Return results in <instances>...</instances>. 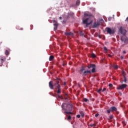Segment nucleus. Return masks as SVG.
<instances>
[{"label": "nucleus", "instance_id": "obj_18", "mask_svg": "<svg viewBox=\"0 0 128 128\" xmlns=\"http://www.w3.org/2000/svg\"><path fill=\"white\" fill-rule=\"evenodd\" d=\"M80 114H81L82 118H84V112H80Z\"/></svg>", "mask_w": 128, "mask_h": 128}, {"label": "nucleus", "instance_id": "obj_6", "mask_svg": "<svg viewBox=\"0 0 128 128\" xmlns=\"http://www.w3.org/2000/svg\"><path fill=\"white\" fill-rule=\"evenodd\" d=\"M88 68H92L91 72L93 74L96 72V64H90V66H88Z\"/></svg>", "mask_w": 128, "mask_h": 128}, {"label": "nucleus", "instance_id": "obj_29", "mask_svg": "<svg viewBox=\"0 0 128 128\" xmlns=\"http://www.w3.org/2000/svg\"><path fill=\"white\" fill-rule=\"evenodd\" d=\"M120 40H121L122 42H124V36H120Z\"/></svg>", "mask_w": 128, "mask_h": 128}, {"label": "nucleus", "instance_id": "obj_22", "mask_svg": "<svg viewBox=\"0 0 128 128\" xmlns=\"http://www.w3.org/2000/svg\"><path fill=\"white\" fill-rule=\"evenodd\" d=\"M80 36H84V32H80Z\"/></svg>", "mask_w": 128, "mask_h": 128}, {"label": "nucleus", "instance_id": "obj_21", "mask_svg": "<svg viewBox=\"0 0 128 128\" xmlns=\"http://www.w3.org/2000/svg\"><path fill=\"white\" fill-rule=\"evenodd\" d=\"M67 120H72V116H68Z\"/></svg>", "mask_w": 128, "mask_h": 128}, {"label": "nucleus", "instance_id": "obj_46", "mask_svg": "<svg viewBox=\"0 0 128 128\" xmlns=\"http://www.w3.org/2000/svg\"><path fill=\"white\" fill-rule=\"evenodd\" d=\"M122 74H124V72H122Z\"/></svg>", "mask_w": 128, "mask_h": 128}, {"label": "nucleus", "instance_id": "obj_43", "mask_svg": "<svg viewBox=\"0 0 128 128\" xmlns=\"http://www.w3.org/2000/svg\"><path fill=\"white\" fill-rule=\"evenodd\" d=\"M108 56H109L110 58H112V55L109 54Z\"/></svg>", "mask_w": 128, "mask_h": 128}, {"label": "nucleus", "instance_id": "obj_35", "mask_svg": "<svg viewBox=\"0 0 128 128\" xmlns=\"http://www.w3.org/2000/svg\"><path fill=\"white\" fill-rule=\"evenodd\" d=\"M106 88H103V90H102V92H106Z\"/></svg>", "mask_w": 128, "mask_h": 128}, {"label": "nucleus", "instance_id": "obj_5", "mask_svg": "<svg viewBox=\"0 0 128 128\" xmlns=\"http://www.w3.org/2000/svg\"><path fill=\"white\" fill-rule=\"evenodd\" d=\"M105 30L109 34H114V32H116L114 29H112L110 28H106Z\"/></svg>", "mask_w": 128, "mask_h": 128}, {"label": "nucleus", "instance_id": "obj_27", "mask_svg": "<svg viewBox=\"0 0 128 128\" xmlns=\"http://www.w3.org/2000/svg\"><path fill=\"white\" fill-rule=\"evenodd\" d=\"M84 100L86 102H88V98H84Z\"/></svg>", "mask_w": 128, "mask_h": 128}, {"label": "nucleus", "instance_id": "obj_4", "mask_svg": "<svg viewBox=\"0 0 128 128\" xmlns=\"http://www.w3.org/2000/svg\"><path fill=\"white\" fill-rule=\"evenodd\" d=\"M91 72H90V70L86 71L84 67H82L80 70V74L83 76H88V74H90Z\"/></svg>", "mask_w": 128, "mask_h": 128}, {"label": "nucleus", "instance_id": "obj_15", "mask_svg": "<svg viewBox=\"0 0 128 128\" xmlns=\"http://www.w3.org/2000/svg\"><path fill=\"white\" fill-rule=\"evenodd\" d=\"M5 54L6 56H7L10 54V52H8V50H5Z\"/></svg>", "mask_w": 128, "mask_h": 128}, {"label": "nucleus", "instance_id": "obj_16", "mask_svg": "<svg viewBox=\"0 0 128 128\" xmlns=\"http://www.w3.org/2000/svg\"><path fill=\"white\" fill-rule=\"evenodd\" d=\"M96 126V124H90V126L91 128H94V126Z\"/></svg>", "mask_w": 128, "mask_h": 128}, {"label": "nucleus", "instance_id": "obj_31", "mask_svg": "<svg viewBox=\"0 0 128 128\" xmlns=\"http://www.w3.org/2000/svg\"><path fill=\"white\" fill-rule=\"evenodd\" d=\"M104 50L105 52H108V48H106V47L104 46Z\"/></svg>", "mask_w": 128, "mask_h": 128}, {"label": "nucleus", "instance_id": "obj_2", "mask_svg": "<svg viewBox=\"0 0 128 128\" xmlns=\"http://www.w3.org/2000/svg\"><path fill=\"white\" fill-rule=\"evenodd\" d=\"M94 20V16L92 15H90L88 18L83 20V24H86L84 26L85 28H86L88 27V26L92 24Z\"/></svg>", "mask_w": 128, "mask_h": 128}, {"label": "nucleus", "instance_id": "obj_10", "mask_svg": "<svg viewBox=\"0 0 128 128\" xmlns=\"http://www.w3.org/2000/svg\"><path fill=\"white\" fill-rule=\"evenodd\" d=\"M100 24V22H94L92 26L93 28H96L98 26H99Z\"/></svg>", "mask_w": 128, "mask_h": 128}, {"label": "nucleus", "instance_id": "obj_38", "mask_svg": "<svg viewBox=\"0 0 128 128\" xmlns=\"http://www.w3.org/2000/svg\"><path fill=\"white\" fill-rule=\"evenodd\" d=\"M98 115H99V114H95V116H96V118H98Z\"/></svg>", "mask_w": 128, "mask_h": 128}, {"label": "nucleus", "instance_id": "obj_25", "mask_svg": "<svg viewBox=\"0 0 128 128\" xmlns=\"http://www.w3.org/2000/svg\"><path fill=\"white\" fill-rule=\"evenodd\" d=\"M84 15V16H88V18L90 17V16L88 14V13H85Z\"/></svg>", "mask_w": 128, "mask_h": 128}, {"label": "nucleus", "instance_id": "obj_33", "mask_svg": "<svg viewBox=\"0 0 128 128\" xmlns=\"http://www.w3.org/2000/svg\"><path fill=\"white\" fill-rule=\"evenodd\" d=\"M122 124H124V126H126V121H122Z\"/></svg>", "mask_w": 128, "mask_h": 128}, {"label": "nucleus", "instance_id": "obj_20", "mask_svg": "<svg viewBox=\"0 0 128 128\" xmlns=\"http://www.w3.org/2000/svg\"><path fill=\"white\" fill-rule=\"evenodd\" d=\"M126 80H126V76H124V80H123V82H126Z\"/></svg>", "mask_w": 128, "mask_h": 128}, {"label": "nucleus", "instance_id": "obj_47", "mask_svg": "<svg viewBox=\"0 0 128 128\" xmlns=\"http://www.w3.org/2000/svg\"><path fill=\"white\" fill-rule=\"evenodd\" d=\"M23 30L22 28H21V30Z\"/></svg>", "mask_w": 128, "mask_h": 128}, {"label": "nucleus", "instance_id": "obj_7", "mask_svg": "<svg viewBox=\"0 0 128 128\" xmlns=\"http://www.w3.org/2000/svg\"><path fill=\"white\" fill-rule=\"evenodd\" d=\"M119 32L122 34H123V36H126V30H125L124 28L121 26L119 29Z\"/></svg>", "mask_w": 128, "mask_h": 128}, {"label": "nucleus", "instance_id": "obj_19", "mask_svg": "<svg viewBox=\"0 0 128 128\" xmlns=\"http://www.w3.org/2000/svg\"><path fill=\"white\" fill-rule=\"evenodd\" d=\"M91 56H92V58H96V54L92 53V54H91Z\"/></svg>", "mask_w": 128, "mask_h": 128}, {"label": "nucleus", "instance_id": "obj_8", "mask_svg": "<svg viewBox=\"0 0 128 128\" xmlns=\"http://www.w3.org/2000/svg\"><path fill=\"white\" fill-rule=\"evenodd\" d=\"M126 86H128V85H126V84H122L119 86L117 88V90H124V88H126Z\"/></svg>", "mask_w": 128, "mask_h": 128}, {"label": "nucleus", "instance_id": "obj_34", "mask_svg": "<svg viewBox=\"0 0 128 128\" xmlns=\"http://www.w3.org/2000/svg\"><path fill=\"white\" fill-rule=\"evenodd\" d=\"M108 86H109L110 88H112V86H113V85L112 84H110Z\"/></svg>", "mask_w": 128, "mask_h": 128}, {"label": "nucleus", "instance_id": "obj_17", "mask_svg": "<svg viewBox=\"0 0 128 128\" xmlns=\"http://www.w3.org/2000/svg\"><path fill=\"white\" fill-rule=\"evenodd\" d=\"M80 0H77L76 2V6H80Z\"/></svg>", "mask_w": 128, "mask_h": 128}, {"label": "nucleus", "instance_id": "obj_24", "mask_svg": "<svg viewBox=\"0 0 128 128\" xmlns=\"http://www.w3.org/2000/svg\"><path fill=\"white\" fill-rule=\"evenodd\" d=\"M64 114H74L72 112H65Z\"/></svg>", "mask_w": 128, "mask_h": 128}, {"label": "nucleus", "instance_id": "obj_44", "mask_svg": "<svg viewBox=\"0 0 128 128\" xmlns=\"http://www.w3.org/2000/svg\"><path fill=\"white\" fill-rule=\"evenodd\" d=\"M126 20H128V17L126 18Z\"/></svg>", "mask_w": 128, "mask_h": 128}, {"label": "nucleus", "instance_id": "obj_37", "mask_svg": "<svg viewBox=\"0 0 128 128\" xmlns=\"http://www.w3.org/2000/svg\"><path fill=\"white\" fill-rule=\"evenodd\" d=\"M114 68H118V65H115V66H114Z\"/></svg>", "mask_w": 128, "mask_h": 128}, {"label": "nucleus", "instance_id": "obj_26", "mask_svg": "<svg viewBox=\"0 0 128 128\" xmlns=\"http://www.w3.org/2000/svg\"><path fill=\"white\" fill-rule=\"evenodd\" d=\"M111 112H112V110L110 108L107 110V112L108 114H110Z\"/></svg>", "mask_w": 128, "mask_h": 128}, {"label": "nucleus", "instance_id": "obj_45", "mask_svg": "<svg viewBox=\"0 0 128 128\" xmlns=\"http://www.w3.org/2000/svg\"><path fill=\"white\" fill-rule=\"evenodd\" d=\"M60 20H62V17L59 18Z\"/></svg>", "mask_w": 128, "mask_h": 128}, {"label": "nucleus", "instance_id": "obj_40", "mask_svg": "<svg viewBox=\"0 0 128 128\" xmlns=\"http://www.w3.org/2000/svg\"><path fill=\"white\" fill-rule=\"evenodd\" d=\"M70 107H68V106H67V110H70Z\"/></svg>", "mask_w": 128, "mask_h": 128}, {"label": "nucleus", "instance_id": "obj_48", "mask_svg": "<svg viewBox=\"0 0 128 128\" xmlns=\"http://www.w3.org/2000/svg\"><path fill=\"white\" fill-rule=\"evenodd\" d=\"M64 66V64H63Z\"/></svg>", "mask_w": 128, "mask_h": 128}, {"label": "nucleus", "instance_id": "obj_36", "mask_svg": "<svg viewBox=\"0 0 128 128\" xmlns=\"http://www.w3.org/2000/svg\"><path fill=\"white\" fill-rule=\"evenodd\" d=\"M76 118H80V115L78 114V115L76 116Z\"/></svg>", "mask_w": 128, "mask_h": 128}, {"label": "nucleus", "instance_id": "obj_42", "mask_svg": "<svg viewBox=\"0 0 128 128\" xmlns=\"http://www.w3.org/2000/svg\"><path fill=\"white\" fill-rule=\"evenodd\" d=\"M64 86H66V82H64Z\"/></svg>", "mask_w": 128, "mask_h": 128}, {"label": "nucleus", "instance_id": "obj_3", "mask_svg": "<svg viewBox=\"0 0 128 128\" xmlns=\"http://www.w3.org/2000/svg\"><path fill=\"white\" fill-rule=\"evenodd\" d=\"M62 110H68V112H72V104H66L64 103L62 105Z\"/></svg>", "mask_w": 128, "mask_h": 128}, {"label": "nucleus", "instance_id": "obj_1", "mask_svg": "<svg viewBox=\"0 0 128 128\" xmlns=\"http://www.w3.org/2000/svg\"><path fill=\"white\" fill-rule=\"evenodd\" d=\"M60 78H57L54 83L52 81H50L48 83L50 88V90H56L58 88H60Z\"/></svg>", "mask_w": 128, "mask_h": 128}, {"label": "nucleus", "instance_id": "obj_28", "mask_svg": "<svg viewBox=\"0 0 128 128\" xmlns=\"http://www.w3.org/2000/svg\"><path fill=\"white\" fill-rule=\"evenodd\" d=\"M113 118H114V116L110 115V120H112Z\"/></svg>", "mask_w": 128, "mask_h": 128}, {"label": "nucleus", "instance_id": "obj_23", "mask_svg": "<svg viewBox=\"0 0 128 128\" xmlns=\"http://www.w3.org/2000/svg\"><path fill=\"white\" fill-rule=\"evenodd\" d=\"M65 34L66 36H70L72 34V32H66Z\"/></svg>", "mask_w": 128, "mask_h": 128}, {"label": "nucleus", "instance_id": "obj_32", "mask_svg": "<svg viewBox=\"0 0 128 128\" xmlns=\"http://www.w3.org/2000/svg\"><path fill=\"white\" fill-rule=\"evenodd\" d=\"M58 98H62V96H60V95H58Z\"/></svg>", "mask_w": 128, "mask_h": 128}, {"label": "nucleus", "instance_id": "obj_9", "mask_svg": "<svg viewBox=\"0 0 128 128\" xmlns=\"http://www.w3.org/2000/svg\"><path fill=\"white\" fill-rule=\"evenodd\" d=\"M53 22L54 23V30H58V22L56 20H53Z\"/></svg>", "mask_w": 128, "mask_h": 128}, {"label": "nucleus", "instance_id": "obj_11", "mask_svg": "<svg viewBox=\"0 0 128 128\" xmlns=\"http://www.w3.org/2000/svg\"><path fill=\"white\" fill-rule=\"evenodd\" d=\"M56 90V92L58 94H62V89L60 88V87H58L57 88L55 89Z\"/></svg>", "mask_w": 128, "mask_h": 128}, {"label": "nucleus", "instance_id": "obj_41", "mask_svg": "<svg viewBox=\"0 0 128 128\" xmlns=\"http://www.w3.org/2000/svg\"><path fill=\"white\" fill-rule=\"evenodd\" d=\"M123 54H126V51H123Z\"/></svg>", "mask_w": 128, "mask_h": 128}, {"label": "nucleus", "instance_id": "obj_30", "mask_svg": "<svg viewBox=\"0 0 128 128\" xmlns=\"http://www.w3.org/2000/svg\"><path fill=\"white\" fill-rule=\"evenodd\" d=\"M100 92H102V89H99L98 90L97 92H98V94H100Z\"/></svg>", "mask_w": 128, "mask_h": 128}, {"label": "nucleus", "instance_id": "obj_13", "mask_svg": "<svg viewBox=\"0 0 128 128\" xmlns=\"http://www.w3.org/2000/svg\"><path fill=\"white\" fill-rule=\"evenodd\" d=\"M54 56H50L49 58V60L52 62V60H54Z\"/></svg>", "mask_w": 128, "mask_h": 128}, {"label": "nucleus", "instance_id": "obj_39", "mask_svg": "<svg viewBox=\"0 0 128 128\" xmlns=\"http://www.w3.org/2000/svg\"><path fill=\"white\" fill-rule=\"evenodd\" d=\"M121 60H124V56H120Z\"/></svg>", "mask_w": 128, "mask_h": 128}, {"label": "nucleus", "instance_id": "obj_14", "mask_svg": "<svg viewBox=\"0 0 128 128\" xmlns=\"http://www.w3.org/2000/svg\"><path fill=\"white\" fill-rule=\"evenodd\" d=\"M0 60H2V64L6 62V57H1Z\"/></svg>", "mask_w": 128, "mask_h": 128}, {"label": "nucleus", "instance_id": "obj_12", "mask_svg": "<svg viewBox=\"0 0 128 128\" xmlns=\"http://www.w3.org/2000/svg\"><path fill=\"white\" fill-rule=\"evenodd\" d=\"M110 109L111 110V112H116V108L115 106H112L110 108Z\"/></svg>", "mask_w": 128, "mask_h": 128}]
</instances>
